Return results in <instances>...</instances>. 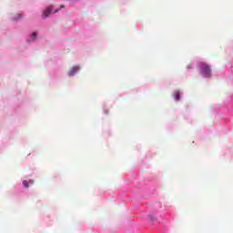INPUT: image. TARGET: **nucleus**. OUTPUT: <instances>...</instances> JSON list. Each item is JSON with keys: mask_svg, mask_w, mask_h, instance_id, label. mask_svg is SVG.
Listing matches in <instances>:
<instances>
[{"mask_svg": "<svg viewBox=\"0 0 233 233\" xmlns=\"http://www.w3.org/2000/svg\"><path fill=\"white\" fill-rule=\"evenodd\" d=\"M52 12V6L47 7L45 11L44 14L42 15V17L45 19L50 15V13Z\"/></svg>", "mask_w": 233, "mask_h": 233, "instance_id": "2", "label": "nucleus"}, {"mask_svg": "<svg viewBox=\"0 0 233 233\" xmlns=\"http://www.w3.org/2000/svg\"><path fill=\"white\" fill-rule=\"evenodd\" d=\"M180 96H181V94L179 93V91L175 92V99H176V101H179Z\"/></svg>", "mask_w": 233, "mask_h": 233, "instance_id": "5", "label": "nucleus"}, {"mask_svg": "<svg viewBox=\"0 0 233 233\" xmlns=\"http://www.w3.org/2000/svg\"><path fill=\"white\" fill-rule=\"evenodd\" d=\"M14 19H17V17L15 16Z\"/></svg>", "mask_w": 233, "mask_h": 233, "instance_id": "10", "label": "nucleus"}, {"mask_svg": "<svg viewBox=\"0 0 233 233\" xmlns=\"http://www.w3.org/2000/svg\"><path fill=\"white\" fill-rule=\"evenodd\" d=\"M200 66L202 68L201 75L204 77H210L212 76V70H210V66L205 63H200Z\"/></svg>", "mask_w": 233, "mask_h": 233, "instance_id": "1", "label": "nucleus"}, {"mask_svg": "<svg viewBox=\"0 0 233 233\" xmlns=\"http://www.w3.org/2000/svg\"><path fill=\"white\" fill-rule=\"evenodd\" d=\"M54 14H57V10H56V11L54 12Z\"/></svg>", "mask_w": 233, "mask_h": 233, "instance_id": "9", "label": "nucleus"}, {"mask_svg": "<svg viewBox=\"0 0 233 233\" xmlns=\"http://www.w3.org/2000/svg\"><path fill=\"white\" fill-rule=\"evenodd\" d=\"M17 19L21 17V14L16 15Z\"/></svg>", "mask_w": 233, "mask_h": 233, "instance_id": "7", "label": "nucleus"}, {"mask_svg": "<svg viewBox=\"0 0 233 233\" xmlns=\"http://www.w3.org/2000/svg\"><path fill=\"white\" fill-rule=\"evenodd\" d=\"M79 70V66H74L72 67L69 72H68V76H74L76 72H78Z\"/></svg>", "mask_w": 233, "mask_h": 233, "instance_id": "3", "label": "nucleus"}, {"mask_svg": "<svg viewBox=\"0 0 233 233\" xmlns=\"http://www.w3.org/2000/svg\"><path fill=\"white\" fill-rule=\"evenodd\" d=\"M31 37H33V39H35V37H37V33H33Z\"/></svg>", "mask_w": 233, "mask_h": 233, "instance_id": "6", "label": "nucleus"}, {"mask_svg": "<svg viewBox=\"0 0 233 233\" xmlns=\"http://www.w3.org/2000/svg\"><path fill=\"white\" fill-rule=\"evenodd\" d=\"M23 185L25 188H28V187H29L28 185H34V180H32V179H30L29 181L25 180V181H23Z\"/></svg>", "mask_w": 233, "mask_h": 233, "instance_id": "4", "label": "nucleus"}, {"mask_svg": "<svg viewBox=\"0 0 233 233\" xmlns=\"http://www.w3.org/2000/svg\"><path fill=\"white\" fill-rule=\"evenodd\" d=\"M60 8H65V5H60Z\"/></svg>", "mask_w": 233, "mask_h": 233, "instance_id": "8", "label": "nucleus"}]
</instances>
